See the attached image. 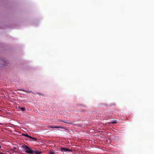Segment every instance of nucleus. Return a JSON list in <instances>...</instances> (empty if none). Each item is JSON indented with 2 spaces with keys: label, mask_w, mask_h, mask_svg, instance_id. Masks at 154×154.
<instances>
[{
  "label": "nucleus",
  "mask_w": 154,
  "mask_h": 154,
  "mask_svg": "<svg viewBox=\"0 0 154 154\" xmlns=\"http://www.w3.org/2000/svg\"><path fill=\"white\" fill-rule=\"evenodd\" d=\"M0 154H5L3 152H0Z\"/></svg>",
  "instance_id": "4468645a"
},
{
  "label": "nucleus",
  "mask_w": 154,
  "mask_h": 154,
  "mask_svg": "<svg viewBox=\"0 0 154 154\" xmlns=\"http://www.w3.org/2000/svg\"><path fill=\"white\" fill-rule=\"evenodd\" d=\"M21 147L23 148V149L25 150V151H26L27 150V149H29V147L26 145H23Z\"/></svg>",
  "instance_id": "7ed1b4c3"
},
{
  "label": "nucleus",
  "mask_w": 154,
  "mask_h": 154,
  "mask_svg": "<svg viewBox=\"0 0 154 154\" xmlns=\"http://www.w3.org/2000/svg\"><path fill=\"white\" fill-rule=\"evenodd\" d=\"M31 139H33L35 140V141H37V139L36 138L30 136V138Z\"/></svg>",
  "instance_id": "1a4fd4ad"
},
{
  "label": "nucleus",
  "mask_w": 154,
  "mask_h": 154,
  "mask_svg": "<svg viewBox=\"0 0 154 154\" xmlns=\"http://www.w3.org/2000/svg\"><path fill=\"white\" fill-rule=\"evenodd\" d=\"M59 121L62 122H64L66 123H67V124H72V122L71 121H64L63 120H59Z\"/></svg>",
  "instance_id": "39448f33"
},
{
  "label": "nucleus",
  "mask_w": 154,
  "mask_h": 154,
  "mask_svg": "<svg viewBox=\"0 0 154 154\" xmlns=\"http://www.w3.org/2000/svg\"><path fill=\"white\" fill-rule=\"evenodd\" d=\"M22 135L24 136H25L26 137H28L29 138H30V136H29L27 134H22Z\"/></svg>",
  "instance_id": "6e6552de"
},
{
  "label": "nucleus",
  "mask_w": 154,
  "mask_h": 154,
  "mask_svg": "<svg viewBox=\"0 0 154 154\" xmlns=\"http://www.w3.org/2000/svg\"><path fill=\"white\" fill-rule=\"evenodd\" d=\"M25 151L26 152L30 154H34V151L31 150L29 148V149H28L27 150Z\"/></svg>",
  "instance_id": "f03ea898"
},
{
  "label": "nucleus",
  "mask_w": 154,
  "mask_h": 154,
  "mask_svg": "<svg viewBox=\"0 0 154 154\" xmlns=\"http://www.w3.org/2000/svg\"><path fill=\"white\" fill-rule=\"evenodd\" d=\"M49 128H60L61 129H63V127H62L60 126H50L49 127Z\"/></svg>",
  "instance_id": "423d86ee"
},
{
  "label": "nucleus",
  "mask_w": 154,
  "mask_h": 154,
  "mask_svg": "<svg viewBox=\"0 0 154 154\" xmlns=\"http://www.w3.org/2000/svg\"><path fill=\"white\" fill-rule=\"evenodd\" d=\"M48 154H55V153L52 151H50L49 152Z\"/></svg>",
  "instance_id": "9d476101"
},
{
  "label": "nucleus",
  "mask_w": 154,
  "mask_h": 154,
  "mask_svg": "<svg viewBox=\"0 0 154 154\" xmlns=\"http://www.w3.org/2000/svg\"><path fill=\"white\" fill-rule=\"evenodd\" d=\"M20 109L23 111H24L25 110V108L21 107H20Z\"/></svg>",
  "instance_id": "f8f14e48"
},
{
  "label": "nucleus",
  "mask_w": 154,
  "mask_h": 154,
  "mask_svg": "<svg viewBox=\"0 0 154 154\" xmlns=\"http://www.w3.org/2000/svg\"><path fill=\"white\" fill-rule=\"evenodd\" d=\"M35 153L36 154H41L42 153V152H41L38 151H34V153Z\"/></svg>",
  "instance_id": "0eeeda50"
},
{
  "label": "nucleus",
  "mask_w": 154,
  "mask_h": 154,
  "mask_svg": "<svg viewBox=\"0 0 154 154\" xmlns=\"http://www.w3.org/2000/svg\"><path fill=\"white\" fill-rule=\"evenodd\" d=\"M117 122L115 120L112 121L111 122V123L113 124H116L117 123Z\"/></svg>",
  "instance_id": "ddd939ff"
},
{
  "label": "nucleus",
  "mask_w": 154,
  "mask_h": 154,
  "mask_svg": "<svg viewBox=\"0 0 154 154\" xmlns=\"http://www.w3.org/2000/svg\"><path fill=\"white\" fill-rule=\"evenodd\" d=\"M1 111V110H0V111Z\"/></svg>",
  "instance_id": "2eb2a0df"
},
{
  "label": "nucleus",
  "mask_w": 154,
  "mask_h": 154,
  "mask_svg": "<svg viewBox=\"0 0 154 154\" xmlns=\"http://www.w3.org/2000/svg\"><path fill=\"white\" fill-rule=\"evenodd\" d=\"M20 90L21 91H24V92H27L28 91H26V90H24V89H23L22 88H21L20 89Z\"/></svg>",
  "instance_id": "9b49d317"
},
{
  "label": "nucleus",
  "mask_w": 154,
  "mask_h": 154,
  "mask_svg": "<svg viewBox=\"0 0 154 154\" xmlns=\"http://www.w3.org/2000/svg\"><path fill=\"white\" fill-rule=\"evenodd\" d=\"M5 61L3 60L0 59V66L2 65H5Z\"/></svg>",
  "instance_id": "20e7f679"
},
{
  "label": "nucleus",
  "mask_w": 154,
  "mask_h": 154,
  "mask_svg": "<svg viewBox=\"0 0 154 154\" xmlns=\"http://www.w3.org/2000/svg\"><path fill=\"white\" fill-rule=\"evenodd\" d=\"M60 150L62 152H72V151L70 149H67L66 148H61Z\"/></svg>",
  "instance_id": "f257e3e1"
}]
</instances>
